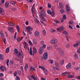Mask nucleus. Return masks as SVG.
Segmentation results:
<instances>
[{
    "label": "nucleus",
    "mask_w": 80,
    "mask_h": 80,
    "mask_svg": "<svg viewBox=\"0 0 80 80\" xmlns=\"http://www.w3.org/2000/svg\"><path fill=\"white\" fill-rule=\"evenodd\" d=\"M17 32H16L15 33V34L14 36V38L15 39H16V37H17Z\"/></svg>",
    "instance_id": "56"
},
{
    "label": "nucleus",
    "mask_w": 80,
    "mask_h": 80,
    "mask_svg": "<svg viewBox=\"0 0 80 80\" xmlns=\"http://www.w3.org/2000/svg\"><path fill=\"white\" fill-rule=\"evenodd\" d=\"M37 7V4L34 3L32 7V8L31 10L33 16L35 15V7Z\"/></svg>",
    "instance_id": "3"
},
{
    "label": "nucleus",
    "mask_w": 80,
    "mask_h": 80,
    "mask_svg": "<svg viewBox=\"0 0 80 80\" xmlns=\"http://www.w3.org/2000/svg\"><path fill=\"white\" fill-rule=\"evenodd\" d=\"M35 22L36 23H39V21L37 19L35 18Z\"/></svg>",
    "instance_id": "34"
},
{
    "label": "nucleus",
    "mask_w": 80,
    "mask_h": 80,
    "mask_svg": "<svg viewBox=\"0 0 80 80\" xmlns=\"http://www.w3.org/2000/svg\"><path fill=\"white\" fill-rule=\"evenodd\" d=\"M14 53H15V54L18 52V49H17L15 48L14 49Z\"/></svg>",
    "instance_id": "32"
},
{
    "label": "nucleus",
    "mask_w": 80,
    "mask_h": 80,
    "mask_svg": "<svg viewBox=\"0 0 80 80\" xmlns=\"http://www.w3.org/2000/svg\"><path fill=\"white\" fill-rule=\"evenodd\" d=\"M9 48H6V53H7L9 52Z\"/></svg>",
    "instance_id": "33"
},
{
    "label": "nucleus",
    "mask_w": 80,
    "mask_h": 80,
    "mask_svg": "<svg viewBox=\"0 0 80 80\" xmlns=\"http://www.w3.org/2000/svg\"><path fill=\"white\" fill-rule=\"evenodd\" d=\"M9 62V59H7V60L6 64L7 66H8V63Z\"/></svg>",
    "instance_id": "48"
},
{
    "label": "nucleus",
    "mask_w": 80,
    "mask_h": 80,
    "mask_svg": "<svg viewBox=\"0 0 80 80\" xmlns=\"http://www.w3.org/2000/svg\"><path fill=\"white\" fill-rule=\"evenodd\" d=\"M4 57L2 54H0V60H3Z\"/></svg>",
    "instance_id": "23"
},
{
    "label": "nucleus",
    "mask_w": 80,
    "mask_h": 80,
    "mask_svg": "<svg viewBox=\"0 0 80 80\" xmlns=\"http://www.w3.org/2000/svg\"><path fill=\"white\" fill-rule=\"evenodd\" d=\"M5 6L6 8H8L9 6V2H6L5 4Z\"/></svg>",
    "instance_id": "19"
},
{
    "label": "nucleus",
    "mask_w": 80,
    "mask_h": 80,
    "mask_svg": "<svg viewBox=\"0 0 80 80\" xmlns=\"http://www.w3.org/2000/svg\"><path fill=\"white\" fill-rule=\"evenodd\" d=\"M18 30V32H19L20 30V28H19V27L18 26H16Z\"/></svg>",
    "instance_id": "58"
},
{
    "label": "nucleus",
    "mask_w": 80,
    "mask_h": 80,
    "mask_svg": "<svg viewBox=\"0 0 80 80\" xmlns=\"http://www.w3.org/2000/svg\"><path fill=\"white\" fill-rule=\"evenodd\" d=\"M18 61H20V62H21V63H22V62H23V60H22V59L19 58L18 59Z\"/></svg>",
    "instance_id": "45"
},
{
    "label": "nucleus",
    "mask_w": 80,
    "mask_h": 80,
    "mask_svg": "<svg viewBox=\"0 0 80 80\" xmlns=\"http://www.w3.org/2000/svg\"><path fill=\"white\" fill-rule=\"evenodd\" d=\"M3 9L2 8H0V13H3Z\"/></svg>",
    "instance_id": "38"
},
{
    "label": "nucleus",
    "mask_w": 80,
    "mask_h": 80,
    "mask_svg": "<svg viewBox=\"0 0 80 80\" xmlns=\"http://www.w3.org/2000/svg\"><path fill=\"white\" fill-rule=\"evenodd\" d=\"M77 52L78 53H80V48H79L78 50H77Z\"/></svg>",
    "instance_id": "51"
},
{
    "label": "nucleus",
    "mask_w": 80,
    "mask_h": 80,
    "mask_svg": "<svg viewBox=\"0 0 80 80\" xmlns=\"http://www.w3.org/2000/svg\"><path fill=\"white\" fill-rule=\"evenodd\" d=\"M39 34H40V32L38 31H36L34 32V35L35 37H38Z\"/></svg>",
    "instance_id": "12"
},
{
    "label": "nucleus",
    "mask_w": 80,
    "mask_h": 80,
    "mask_svg": "<svg viewBox=\"0 0 80 80\" xmlns=\"http://www.w3.org/2000/svg\"><path fill=\"white\" fill-rule=\"evenodd\" d=\"M63 19H64V20H65L66 18H67L66 17V16L65 15H64L63 16Z\"/></svg>",
    "instance_id": "57"
},
{
    "label": "nucleus",
    "mask_w": 80,
    "mask_h": 80,
    "mask_svg": "<svg viewBox=\"0 0 80 80\" xmlns=\"http://www.w3.org/2000/svg\"><path fill=\"white\" fill-rule=\"evenodd\" d=\"M31 78H32V79L34 80H37V77H35V76H33V75H32L31 76Z\"/></svg>",
    "instance_id": "20"
},
{
    "label": "nucleus",
    "mask_w": 80,
    "mask_h": 80,
    "mask_svg": "<svg viewBox=\"0 0 80 80\" xmlns=\"http://www.w3.org/2000/svg\"><path fill=\"white\" fill-rule=\"evenodd\" d=\"M29 43L30 45H31L32 46L33 45V44H32V42H31V41L30 40L29 41Z\"/></svg>",
    "instance_id": "50"
},
{
    "label": "nucleus",
    "mask_w": 80,
    "mask_h": 80,
    "mask_svg": "<svg viewBox=\"0 0 80 80\" xmlns=\"http://www.w3.org/2000/svg\"><path fill=\"white\" fill-rule=\"evenodd\" d=\"M49 63H50L51 64H53V61L52 60H48Z\"/></svg>",
    "instance_id": "30"
},
{
    "label": "nucleus",
    "mask_w": 80,
    "mask_h": 80,
    "mask_svg": "<svg viewBox=\"0 0 80 80\" xmlns=\"http://www.w3.org/2000/svg\"><path fill=\"white\" fill-rule=\"evenodd\" d=\"M39 68H42L43 70V72H44V73H45L46 75H47V74H48V72H47V69H46L45 68H43V67H42L40 66H39Z\"/></svg>",
    "instance_id": "5"
},
{
    "label": "nucleus",
    "mask_w": 80,
    "mask_h": 80,
    "mask_svg": "<svg viewBox=\"0 0 80 80\" xmlns=\"http://www.w3.org/2000/svg\"><path fill=\"white\" fill-rule=\"evenodd\" d=\"M16 40H17V42H20V37H18L17 38Z\"/></svg>",
    "instance_id": "41"
},
{
    "label": "nucleus",
    "mask_w": 80,
    "mask_h": 80,
    "mask_svg": "<svg viewBox=\"0 0 80 80\" xmlns=\"http://www.w3.org/2000/svg\"><path fill=\"white\" fill-rule=\"evenodd\" d=\"M28 64H26L25 65V66L24 67V70L25 71H27V69L28 68Z\"/></svg>",
    "instance_id": "21"
},
{
    "label": "nucleus",
    "mask_w": 80,
    "mask_h": 80,
    "mask_svg": "<svg viewBox=\"0 0 80 80\" xmlns=\"http://www.w3.org/2000/svg\"><path fill=\"white\" fill-rule=\"evenodd\" d=\"M68 77L69 78H72L73 77V76L72 74H68Z\"/></svg>",
    "instance_id": "40"
},
{
    "label": "nucleus",
    "mask_w": 80,
    "mask_h": 80,
    "mask_svg": "<svg viewBox=\"0 0 80 80\" xmlns=\"http://www.w3.org/2000/svg\"><path fill=\"white\" fill-rule=\"evenodd\" d=\"M80 68L79 67H76L74 68V69L76 70H79Z\"/></svg>",
    "instance_id": "43"
},
{
    "label": "nucleus",
    "mask_w": 80,
    "mask_h": 80,
    "mask_svg": "<svg viewBox=\"0 0 80 80\" xmlns=\"http://www.w3.org/2000/svg\"><path fill=\"white\" fill-rule=\"evenodd\" d=\"M58 42L57 39H53L50 41V43L52 44H54V43H57Z\"/></svg>",
    "instance_id": "6"
},
{
    "label": "nucleus",
    "mask_w": 80,
    "mask_h": 80,
    "mask_svg": "<svg viewBox=\"0 0 80 80\" xmlns=\"http://www.w3.org/2000/svg\"><path fill=\"white\" fill-rule=\"evenodd\" d=\"M47 12L48 14H50L52 15V16H54L55 14L54 13V12H51V11L50 10H48L47 11Z\"/></svg>",
    "instance_id": "9"
},
{
    "label": "nucleus",
    "mask_w": 80,
    "mask_h": 80,
    "mask_svg": "<svg viewBox=\"0 0 80 80\" xmlns=\"http://www.w3.org/2000/svg\"><path fill=\"white\" fill-rule=\"evenodd\" d=\"M40 44H41V45H43V44H44V42H43V41H41L40 42Z\"/></svg>",
    "instance_id": "59"
},
{
    "label": "nucleus",
    "mask_w": 80,
    "mask_h": 80,
    "mask_svg": "<svg viewBox=\"0 0 80 80\" xmlns=\"http://www.w3.org/2000/svg\"><path fill=\"white\" fill-rule=\"evenodd\" d=\"M60 12L62 13H63L65 12V11L63 9H62L60 10Z\"/></svg>",
    "instance_id": "44"
},
{
    "label": "nucleus",
    "mask_w": 80,
    "mask_h": 80,
    "mask_svg": "<svg viewBox=\"0 0 80 80\" xmlns=\"http://www.w3.org/2000/svg\"><path fill=\"white\" fill-rule=\"evenodd\" d=\"M1 37L2 38H3V34L1 32Z\"/></svg>",
    "instance_id": "42"
},
{
    "label": "nucleus",
    "mask_w": 80,
    "mask_h": 80,
    "mask_svg": "<svg viewBox=\"0 0 80 80\" xmlns=\"http://www.w3.org/2000/svg\"><path fill=\"white\" fill-rule=\"evenodd\" d=\"M8 30L11 33H13V28H12L9 27L8 28Z\"/></svg>",
    "instance_id": "14"
},
{
    "label": "nucleus",
    "mask_w": 80,
    "mask_h": 80,
    "mask_svg": "<svg viewBox=\"0 0 80 80\" xmlns=\"http://www.w3.org/2000/svg\"><path fill=\"white\" fill-rule=\"evenodd\" d=\"M16 80H20V78L18 76H16Z\"/></svg>",
    "instance_id": "55"
},
{
    "label": "nucleus",
    "mask_w": 80,
    "mask_h": 80,
    "mask_svg": "<svg viewBox=\"0 0 80 80\" xmlns=\"http://www.w3.org/2000/svg\"><path fill=\"white\" fill-rule=\"evenodd\" d=\"M43 48L42 47H41L39 48V53L40 54H41L42 53H43Z\"/></svg>",
    "instance_id": "11"
},
{
    "label": "nucleus",
    "mask_w": 80,
    "mask_h": 80,
    "mask_svg": "<svg viewBox=\"0 0 80 80\" xmlns=\"http://www.w3.org/2000/svg\"><path fill=\"white\" fill-rule=\"evenodd\" d=\"M8 24L10 26H12V27H14V26H15V24H14V23L12 22H9L8 23Z\"/></svg>",
    "instance_id": "24"
},
{
    "label": "nucleus",
    "mask_w": 80,
    "mask_h": 80,
    "mask_svg": "<svg viewBox=\"0 0 80 80\" xmlns=\"http://www.w3.org/2000/svg\"><path fill=\"white\" fill-rule=\"evenodd\" d=\"M48 56V53H47V52H46L43 55L42 58H43L44 60H47Z\"/></svg>",
    "instance_id": "7"
},
{
    "label": "nucleus",
    "mask_w": 80,
    "mask_h": 80,
    "mask_svg": "<svg viewBox=\"0 0 80 80\" xmlns=\"http://www.w3.org/2000/svg\"><path fill=\"white\" fill-rule=\"evenodd\" d=\"M33 67L31 66L30 67V70L31 71L32 70H33Z\"/></svg>",
    "instance_id": "64"
},
{
    "label": "nucleus",
    "mask_w": 80,
    "mask_h": 80,
    "mask_svg": "<svg viewBox=\"0 0 80 80\" xmlns=\"http://www.w3.org/2000/svg\"><path fill=\"white\" fill-rule=\"evenodd\" d=\"M62 33L65 35H68V33L66 31H64Z\"/></svg>",
    "instance_id": "31"
},
{
    "label": "nucleus",
    "mask_w": 80,
    "mask_h": 80,
    "mask_svg": "<svg viewBox=\"0 0 80 80\" xmlns=\"http://www.w3.org/2000/svg\"><path fill=\"white\" fill-rule=\"evenodd\" d=\"M3 42L4 43H5L6 44V39L5 38L3 39Z\"/></svg>",
    "instance_id": "60"
},
{
    "label": "nucleus",
    "mask_w": 80,
    "mask_h": 80,
    "mask_svg": "<svg viewBox=\"0 0 80 80\" xmlns=\"http://www.w3.org/2000/svg\"><path fill=\"white\" fill-rule=\"evenodd\" d=\"M22 43L25 45V46H27V43L26 42H23Z\"/></svg>",
    "instance_id": "47"
},
{
    "label": "nucleus",
    "mask_w": 80,
    "mask_h": 80,
    "mask_svg": "<svg viewBox=\"0 0 80 80\" xmlns=\"http://www.w3.org/2000/svg\"><path fill=\"white\" fill-rule=\"evenodd\" d=\"M10 3H11V4H12V5H15V4H16V2L13 1H10Z\"/></svg>",
    "instance_id": "36"
},
{
    "label": "nucleus",
    "mask_w": 80,
    "mask_h": 80,
    "mask_svg": "<svg viewBox=\"0 0 80 80\" xmlns=\"http://www.w3.org/2000/svg\"><path fill=\"white\" fill-rule=\"evenodd\" d=\"M60 65H63L64 64V60H62L60 62Z\"/></svg>",
    "instance_id": "28"
},
{
    "label": "nucleus",
    "mask_w": 80,
    "mask_h": 80,
    "mask_svg": "<svg viewBox=\"0 0 80 80\" xmlns=\"http://www.w3.org/2000/svg\"><path fill=\"white\" fill-rule=\"evenodd\" d=\"M27 1L28 2L32 3V2H33V0H27Z\"/></svg>",
    "instance_id": "52"
},
{
    "label": "nucleus",
    "mask_w": 80,
    "mask_h": 80,
    "mask_svg": "<svg viewBox=\"0 0 80 80\" xmlns=\"http://www.w3.org/2000/svg\"><path fill=\"white\" fill-rule=\"evenodd\" d=\"M14 62H13L12 61H11L10 62H9V63L10 64V65H13V64L14 63Z\"/></svg>",
    "instance_id": "46"
},
{
    "label": "nucleus",
    "mask_w": 80,
    "mask_h": 80,
    "mask_svg": "<svg viewBox=\"0 0 80 80\" xmlns=\"http://www.w3.org/2000/svg\"><path fill=\"white\" fill-rule=\"evenodd\" d=\"M42 33L44 36H46V31L45 30H43L42 31Z\"/></svg>",
    "instance_id": "22"
},
{
    "label": "nucleus",
    "mask_w": 80,
    "mask_h": 80,
    "mask_svg": "<svg viewBox=\"0 0 80 80\" xmlns=\"http://www.w3.org/2000/svg\"><path fill=\"white\" fill-rule=\"evenodd\" d=\"M66 7L67 10L68 11V12H70V8L69 7L68 4H67Z\"/></svg>",
    "instance_id": "13"
},
{
    "label": "nucleus",
    "mask_w": 80,
    "mask_h": 80,
    "mask_svg": "<svg viewBox=\"0 0 80 80\" xmlns=\"http://www.w3.org/2000/svg\"><path fill=\"white\" fill-rule=\"evenodd\" d=\"M33 52L34 53H37V48H35V47H34L33 48Z\"/></svg>",
    "instance_id": "18"
},
{
    "label": "nucleus",
    "mask_w": 80,
    "mask_h": 80,
    "mask_svg": "<svg viewBox=\"0 0 80 80\" xmlns=\"http://www.w3.org/2000/svg\"><path fill=\"white\" fill-rule=\"evenodd\" d=\"M53 47H58V45L57 44H54Z\"/></svg>",
    "instance_id": "61"
},
{
    "label": "nucleus",
    "mask_w": 80,
    "mask_h": 80,
    "mask_svg": "<svg viewBox=\"0 0 80 80\" xmlns=\"http://www.w3.org/2000/svg\"><path fill=\"white\" fill-rule=\"evenodd\" d=\"M32 43L35 45H37V41L34 40H33Z\"/></svg>",
    "instance_id": "29"
},
{
    "label": "nucleus",
    "mask_w": 80,
    "mask_h": 80,
    "mask_svg": "<svg viewBox=\"0 0 80 80\" xmlns=\"http://www.w3.org/2000/svg\"><path fill=\"white\" fill-rule=\"evenodd\" d=\"M32 48L31 47L30 48L29 54L30 55H32Z\"/></svg>",
    "instance_id": "25"
},
{
    "label": "nucleus",
    "mask_w": 80,
    "mask_h": 80,
    "mask_svg": "<svg viewBox=\"0 0 80 80\" xmlns=\"http://www.w3.org/2000/svg\"><path fill=\"white\" fill-rule=\"evenodd\" d=\"M71 67L72 66H71V63H70V62H69L66 66L67 68H71Z\"/></svg>",
    "instance_id": "15"
},
{
    "label": "nucleus",
    "mask_w": 80,
    "mask_h": 80,
    "mask_svg": "<svg viewBox=\"0 0 80 80\" xmlns=\"http://www.w3.org/2000/svg\"><path fill=\"white\" fill-rule=\"evenodd\" d=\"M67 72H65L64 73H63L62 74L63 75H67Z\"/></svg>",
    "instance_id": "62"
},
{
    "label": "nucleus",
    "mask_w": 80,
    "mask_h": 80,
    "mask_svg": "<svg viewBox=\"0 0 80 80\" xmlns=\"http://www.w3.org/2000/svg\"><path fill=\"white\" fill-rule=\"evenodd\" d=\"M15 55L16 56H17V57H20L21 56V52H19L17 53H16V54H15Z\"/></svg>",
    "instance_id": "17"
},
{
    "label": "nucleus",
    "mask_w": 80,
    "mask_h": 80,
    "mask_svg": "<svg viewBox=\"0 0 80 80\" xmlns=\"http://www.w3.org/2000/svg\"><path fill=\"white\" fill-rule=\"evenodd\" d=\"M59 6L61 8H63V4L62 3H59Z\"/></svg>",
    "instance_id": "39"
},
{
    "label": "nucleus",
    "mask_w": 80,
    "mask_h": 80,
    "mask_svg": "<svg viewBox=\"0 0 80 80\" xmlns=\"http://www.w3.org/2000/svg\"><path fill=\"white\" fill-rule=\"evenodd\" d=\"M15 10H16V8H15L12 7L11 8V10H12V11H14Z\"/></svg>",
    "instance_id": "49"
},
{
    "label": "nucleus",
    "mask_w": 80,
    "mask_h": 80,
    "mask_svg": "<svg viewBox=\"0 0 80 80\" xmlns=\"http://www.w3.org/2000/svg\"><path fill=\"white\" fill-rule=\"evenodd\" d=\"M57 30L58 31H59L61 32L62 31H63V30H64V28L63 26H61L60 27L57 28Z\"/></svg>",
    "instance_id": "8"
},
{
    "label": "nucleus",
    "mask_w": 80,
    "mask_h": 80,
    "mask_svg": "<svg viewBox=\"0 0 80 80\" xmlns=\"http://www.w3.org/2000/svg\"><path fill=\"white\" fill-rule=\"evenodd\" d=\"M45 17V11L44 10L42 11L41 13V15L39 16L40 19L45 22L46 21V19L44 18Z\"/></svg>",
    "instance_id": "1"
},
{
    "label": "nucleus",
    "mask_w": 80,
    "mask_h": 80,
    "mask_svg": "<svg viewBox=\"0 0 80 80\" xmlns=\"http://www.w3.org/2000/svg\"><path fill=\"white\" fill-rule=\"evenodd\" d=\"M14 75L15 76H16L17 75V71H15V72L14 73Z\"/></svg>",
    "instance_id": "63"
},
{
    "label": "nucleus",
    "mask_w": 80,
    "mask_h": 80,
    "mask_svg": "<svg viewBox=\"0 0 80 80\" xmlns=\"http://www.w3.org/2000/svg\"><path fill=\"white\" fill-rule=\"evenodd\" d=\"M57 50L58 51V53L60 55H63L64 54V52L63 50L61 49L60 48H57Z\"/></svg>",
    "instance_id": "4"
},
{
    "label": "nucleus",
    "mask_w": 80,
    "mask_h": 80,
    "mask_svg": "<svg viewBox=\"0 0 80 80\" xmlns=\"http://www.w3.org/2000/svg\"><path fill=\"white\" fill-rule=\"evenodd\" d=\"M0 69L2 71L4 72V71H6L7 69L5 68L4 67L1 66L0 67Z\"/></svg>",
    "instance_id": "16"
},
{
    "label": "nucleus",
    "mask_w": 80,
    "mask_h": 80,
    "mask_svg": "<svg viewBox=\"0 0 80 80\" xmlns=\"http://www.w3.org/2000/svg\"><path fill=\"white\" fill-rule=\"evenodd\" d=\"M55 68H58V62H56L55 63Z\"/></svg>",
    "instance_id": "26"
},
{
    "label": "nucleus",
    "mask_w": 80,
    "mask_h": 80,
    "mask_svg": "<svg viewBox=\"0 0 80 80\" xmlns=\"http://www.w3.org/2000/svg\"><path fill=\"white\" fill-rule=\"evenodd\" d=\"M74 57L75 58H76V59H77L78 58V54H75L74 55Z\"/></svg>",
    "instance_id": "27"
},
{
    "label": "nucleus",
    "mask_w": 80,
    "mask_h": 80,
    "mask_svg": "<svg viewBox=\"0 0 80 80\" xmlns=\"http://www.w3.org/2000/svg\"><path fill=\"white\" fill-rule=\"evenodd\" d=\"M25 29L27 30L28 33H29L30 35L32 34V31L33 30V28L30 26H28L25 28Z\"/></svg>",
    "instance_id": "2"
},
{
    "label": "nucleus",
    "mask_w": 80,
    "mask_h": 80,
    "mask_svg": "<svg viewBox=\"0 0 80 80\" xmlns=\"http://www.w3.org/2000/svg\"><path fill=\"white\" fill-rule=\"evenodd\" d=\"M17 72L18 73L19 75H22V72H21V71L18 70L17 71Z\"/></svg>",
    "instance_id": "37"
},
{
    "label": "nucleus",
    "mask_w": 80,
    "mask_h": 80,
    "mask_svg": "<svg viewBox=\"0 0 80 80\" xmlns=\"http://www.w3.org/2000/svg\"><path fill=\"white\" fill-rule=\"evenodd\" d=\"M28 78L30 80H32V77H30V76H28Z\"/></svg>",
    "instance_id": "53"
},
{
    "label": "nucleus",
    "mask_w": 80,
    "mask_h": 80,
    "mask_svg": "<svg viewBox=\"0 0 80 80\" xmlns=\"http://www.w3.org/2000/svg\"><path fill=\"white\" fill-rule=\"evenodd\" d=\"M80 41L76 42L75 44L73 45V46L74 47H78V46L79 45V44H80Z\"/></svg>",
    "instance_id": "10"
},
{
    "label": "nucleus",
    "mask_w": 80,
    "mask_h": 80,
    "mask_svg": "<svg viewBox=\"0 0 80 80\" xmlns=\"http://www.w3.org/2000/svg\"><path fill=\"white\" fill-rule=\"evenodd\" d=\"M20 69L21 70V71H22V72H23V66L21 67Z\"/></svg>",
    "instance_id": "54"
},
{
    "label": "nucleus",
    "mask_w": 80,
    "mask_h": 80,
    "mask_svg": "<svg viewBox=\"0 0 80 80\" xmlns=\"http://www.w3.org/2000/svg\"><path fill=\"white\" fill-rule=\"evenodd\" d=\"M48 8H52V5L50 3L48 4Z\"/></svg>",
    "instance_id": "35"
}]
</instances>
